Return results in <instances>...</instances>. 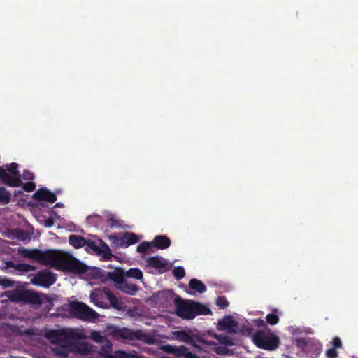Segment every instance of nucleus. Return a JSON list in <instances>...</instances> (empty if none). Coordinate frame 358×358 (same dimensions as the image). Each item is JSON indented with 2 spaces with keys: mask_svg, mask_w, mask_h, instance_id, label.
Returning <instances> with one entry per match:
<instances>
[{
  "mask_svg": "<svg viewBox=\"0 0 358 358\" xmlns=\"http://www.w3.org/2000/svg\"><path fill=\"white\" fill-rule=\"evenodd\" d=\"M85 239L83 236L71 234L69 236V243L74 248L78 249L85 246Z\"/></svg>",
  "mask_w": 358,
  "mask_h": 358,
  "instance_id": "b1692460",
  "label": "nucleus"
},
{
  "mask_svg": "<svg viewBox=\"0 0 358 358\" xmlns=\"http://www.w3.org/2000/svg\"><path fill=\"white\" fill-rule=\"evenodd\" d=\"M3 296H7L12 302L22 301V285H17L15 290L5 292Z\"/></svg>",
  "mask_w": 358,
  "mask_h": 358,
  "instance_id": "6ab92c4d",
  "label": "nucleus"
},
{
  "mask_svg": "<svg viewBox=\"0 0 358 358\" xmlns=\"http://www.w3.org/2000/svg\"><path fill=\"white\" fill-rule=\"evenodd\" d=\"M18 164L13 162L9 166L0 167V181L10 187H19L21 185Z\"/></svg>",
  "mask_w": 358,
  "mask_h": 358,
  "instance_id": "6e6552de",
  "label": "nucleus"
},
{
  "mask_svg": "<svg viewBox=\"0 0 358 358\" xmlns=\"http://www.w3.org/2000/svg\"><path fill=\"white\" fill-rule=\"evenodd\" d=\"M102 248H103L102 252L104 254V255H107L108 254H110V248L108 247V245L107 244L103 243V245H102Z\"/></svg>",
  "mask_w": 358,
  "mask_h": 358,
  "instance_id": "603ef678",
  "label": "nucleus"
},
{
  "mask_svg": "<svg viewBox=\"0 0 358 358\" xmlns=\"http://www.w3.org/2000/svg\"><path fill=\"white\" fill-rule=\"evenodd\" d=\"M121 243L125 247L134 245L138 242V236L134 233L125 232L120 238Z\"/></svg>",
  "mask_w": 358,
  "mask_h": 358,
  "instance_id": "4be33fe9",
  "label": "nucleus"
},
{
  "mask_svg": "<svg viewBox=\"0 0 358 358\" xmlns=\"http://www.w3.org/2000/svg\"><path fill=\"white\" fill-rule=\"evenodd\" d=\"M255 322L257 326L260 327H265L266 326V322L260 318L256 320Z\"/></svg>",
  "mask_w": 358,
  "mask_h": 358,
  "instance_id": "8fccbe9b",
  "label": "nucleus"
},
{
  "mask_svg": "<svg viewBox=\"0 0 358 358\" xmlns=\"http://www.w3.org/2000/svg\"><path fill=\"white\" fill-rule=\"evenodd\" d=\"M45 337L51 343L62 347L70 346L73 341L82 339V332L73 329H51L45 331Z\"/></svg>",
  "mask_w": 358,
  "mask_h": 358,
  "instance_id": "7ed1b4c3",
  "label": "nucleus"
},
{
  "mask_svg": "<svg viewBox=\"0 0 358 358\" xmlns=\"http://www.w3.org/2000/svg\"><path fill=\"white\" fill-rule=\"evenodd\" d=\"M252 339L256 346L266 350H275L280 343L279 338L269 329L257 331L253 334Z\"/></svg>",
  "mask_w": 358,
  "mask_h": 358,
  "instance_id": "39448f33",
  "label": "nucleus"
},
{
  "mask_svg": "<svg viewBox=\"0 0 358 358\" xmlns=\"http://www.w3.org/2000/svg\"><path fill=\"white\" fill-rule=\"evenodd\" d=\"M173 334L178 340L186 343L187 344L192 345L195 348H199L196 343H205L202 336L198 334H193L192 331L189 330L176 331L173 333Z\"/></svg>",
  "mask_w": 358,
  "mask_h": 358,
  "instance_id": "9d476101",
  "label": "nucleus"
},
{
  "mask_svg": "<svg viewBox=\"0 0 358 358\" xmlns=\"http://www.w3.org/2000/svg\"><path fill=\"white\" fill-rule=\"evenodd\" d=\"M18 253H19V254H22V248L20 247V248H18Z\"/></svg>",
  "mask_w": 358,
  "mask_h": 358,
  "instance_id": "4d7b16f0",
  "label": "nucleus"
},
{
  "mask_svg": "<svg viewBox=\"0 0 358 358\" xmlns=\"http://www.w3.org/2000/svg\"><path fill=\"white\" fill-rule=\"evenodd\" d=\"M106 297L114 308L120 310L122 308V303L108 289H106Z\"/></svg>",
  "mask_w": 358,
  "mask_h": 358,
  "instance_id": "a878e982",
  "label": "nucleus"
},
{
  "mask_svg": "<svg viewBox=\"0 0 358 358\" xmlns=\"http://www.w3.org/2000/svg\"><path fill=\"white\" fill-rule=\"evenodd\" d=\"M124 275L128 278L141 280L143 278V273L138 268H131L124 273Z\"/></svg>",
  "mask_w": 358,
  "mask_h": 358,
  "instance_id": "7c9ffc66",
  "label": "nucleus"
},
{
  "mask_svg": "<svg viewBox=\"0 0 358 358\" xmlns=\"http://www.w3.org/2000/svg\"><path fill=\"white\" fill-rule=\"evenodd\" d=\"M294 343L308 358H317L322 350L320 342L313 338H296Z\"/></svg>",
  "mask_w": 358,
  "mask_h": 358,
  "instance_id": "423d86ee",
  "label": "nucleus"
},
{
  "mask_svg": "<svg viewBox=\"0 0 358 358\" xmlns=\"http://www.w3.org/2000/svg\"><path fill=\"white\" fill-rule=\"evenodd\" d=\"M228 350L225 347L220 346L216 348V352L218 355H227Z\"/></svg>",
  "mask_w": 358,
  "mask_h": 358,
  "instance_id": "09e8293b",
  "label": "nucleus"
},
{
  "mask_svg": "<svg viewBox=\"0 0 358 358\" xmlns=\"http://www.w3.org/2000/svg\"><path fill=\"white\" fill-rule=\"evenodd\" d=\"M92 338L94 341H95L97 343H103L105 341L106 339H107L104 336H102L99 332H95L92 334Z\"/></svg>",
  "mask_w": 358,
  "mask_h": 358,
  "instance_id": "37998d69",
  "label": "nucleus"
},
{
  "mask_svg": "<svg viewBox=\"0 0 358 358\" xmlns=\"http://www.w3.org/2000/svg\"><path fill=\"white\" fill-rule=\"evenodd\" d=\"M103 217L99 215H92L87 217V222L94 227H99L103 223Z\"/></svg>",
  "mask_w": 358,
  "mask_h": 358,
  "instance_id": "c756f323",
  "label": "nucleus"
},
{
  "mask_svg": "<svg viewBox=\"0 0 358 358\" xmlns=\"http://www.w3.org/2000/svg\"><path fill=\"white\" fill-rule=\"evenodd\" d=\"M32 197L35 200L44 201L51 203L57 201L56 195L46 187H42L38 189L34 193Z\"/></svg>",
  "mask_w": 358,
  "mask_h": 358,
  "instance_id": "4468645a",
  "label": "nucleus"
},
{
  "mask_svg": "<svg viewBox=\"0 0 358 358\" xmlns=\"http://www.w3.org/2000/svg\"><path fill=\"white\" fill-rule=\"evenodd\" d=\"M152 245L158 250H164L171 245V240L165 235H157L154 238Z\"/></svg>",
  "mask_w": 358,
  "mask_h": 358,
  "instance_id": "f3484780",
  "label": "nucleus"
},
{
  "mask_svg": "<svg viewBox=\"0 0 358 358\" xmlns=\"http://www.w3.org/2000/svg\"><path fill=\"white\" fill-rule=\"evenodd\" d=\"M69 314L83 321H91L97 318V313L83 302L72 301L69 305Z\"/></svg>",
  "mask_w": 358,
  "mask_h": 358,
  "instance_id": "0eeeda50",
  "label": "nucleus"
},
{
  "mask_svg": "<svg viewBox=\"0 0 358 358\" xmlns=\"http://www.w3.org/2000/svg\"><path fill=\"white\" fill-rule=\"evenodd\" d=\"M78 341H73L69 347L81 355H87L92 351V346L88 342Z\"/></svg>",
  "mask_w": 358,
  "mask_h": 358,
  "instance_id": "dca6fc26",
  "label": "nucleus"
},
{
  "mask_svg": "<svg viewBox=\"0 0 358 358\" xmlns=\"http://www.w3.org/2000/svg\"><path fill=\"white\" fill-rule=\"evenodd\" d=\"M10 201V194L3 187H0V203L7 204Z\"/></svg>",
  "mask_w": 358,
  "mask_h": 358,
  "instance_id": "72a5a7b5",
  "label": "nucleus"
},
{
  "mask_svg": "<svg viewBox=\"0 0 358 358\" xmlns=\"http://www.w3.org/2000/svg\"><path fill=\"white\" fill-rule=\"evenodd\" d=\"M216 339L222 344H224L227 346H232L234 345V342L231 338L225 335H217L215 336Z\"/></svg>",
  "mask_w": 358,
  "mask_h": 358,
  "instance_id": "e433bc0d",
  "label": "nucleus"
},
{
  "mask_svg": "<svg viewBox=\"0 0 358 358\" xmlns=\"http://www.w3.org/2000/svg\"><path fill=\"white\" fill-rule=\"evenodd\" d=\"M151 245L152 243L143 241L137 246L136 250L140 253H144L150 248Z\"/></svg>",
  "mask_w": 358,
  "mask_h": 358,
  "instance_id": "ea45409f",
  "label": "nucleus"
},
{
  "mask_svg": "<svg viewBox=\"0 0 358 358\" xmlns=\"http://www.w3.org/2000/svg\"><path fill=\"white\" fill-rule=\"evenodd\" d=\"M278 310L273 309L271 313H269L266 315V322L269 324L270 325L274 326L276 325L279 321V317L277 314Z\"/></svg>",
  "mask_w": 358,
  "mask_h": 358,
  "instance_id": "2f4dec72",
  "label": "nucleus"
},
{
  "mask_svg": "<svg viewBox=\"0 0 358 358\" xmlns=\"http://www.w3.org/2000/svg\"><path fill=\"white\" fill-rule=\"evenodd\" d=\"M163 349L168 353L173 354L178 357H182L186 350V347L184 345L178 347L171 345H166L164 346Z\"/></svg>",
  "mask_w": 358,
  "mask_h": 358,
  "instance_id": "5701e85b",
  "label": "nucleus"
},
{
  "mask_svg": "<svg viewBox=\"0 0 358 358\" xmlns=\"http://www.w3.org/2000/svg\"><path fill=\"white\" fill-rule=\"evenodd\" d=\"M173 275L177 280H179L185 277V271L182 266H177L173 270Z\"/></svg>",
  "mask_w": 358,
  "mask_h": 358,
  "instance_id": "c9c22d12",
  "label": "nucleus"
},
{
  "mask_svg": "<svg viewBox=\"0 0 358 358\" xmlns=\"http://www.w3.org/2000/svg\"><path fill=\"white\" fill-rule=\"evenodd\" d=\"M45 299L49 300L45 294H41L37 292L24 289V304L28 303L34 306L35 308H38Z\"/></svg>",
  "mask_w": 358,
  "mask_h": 358,
  "instance_id": "9b49d317",
  "label": "nucleus"
},
{
  "mask_svg": "<svg viewBox=\"0 0 358 358\" xmlns=\"http://www.w3.org/2000/svg\"><path fill=\"white\" fill-rule=\"evenodd\" d=\"M176 314L185 320L194 319L196 315H211V310L206 306L192 300H185L179 296L174 299Z\"/></svg>",
  "mask_w": 358,
  "mask_h": 358,
  "instance_id": "f03ea898",
  "label": "nucleus"
},
{
  "mask_svg": "<svg viewBox=\"0 0 358 358\" xmlns=\"http://www.w3.org/2000/svg\"><path fill=\"white\" fill-rule=\"evenodd\" d=\"M34 235V229L24 220V243L29 241Z\"/></svg>",
  "mask_w": 358,
  "mask_h": 358,
  "instance_id": "473e14b6",
  "label": "nucleus"
},
{
  "mask_svg": "<svg viewBox=\"0 0 358 358\" xmlns=\"http://www.w3.org/2000/svg\"><path fill=\"white\" fill-rule=\"evenodd\" d=\"M182 357L185 358H199V357H198L196 355H195L191 352H189L187 348H186V350L184 352V355H182Z\"/></svg>",
  "mask_w": 358,
  "mask_h": 358,
  "instance_id": "de8ad7c7",
  "label": "nucleus"
},
{
  "mask_svg": "<svg viewBox=\"0 0 358 358\" xmlns=\"http://www.w3.org/2000/svg\"><path fill=\"white\" fill-rule=\"evenodd\" d=\"M10 268H14L15 270L18 271H22V263L15 264L13 261H8L6 262V269H8Z\"/></svg>",
  "mask_w": 358,
  "mask_h": 358,
  "instance_id": "a19ab883",
  "label": "nucleus"
},
{
  "mask_svg": "<svg viewBox=\"0 0 358 358\" xmlns=\"http://www.w3.org/2000/svg\"><path fill=\"white\" fill-rule=\"evenodd\" d=\"M110 358H139L138 353L133 350L131 352H126L124 350L115 351Z\"/></svg>",
  "mask_w": 358,
  "mask_h": 358,
  "instance_id": "bb28decb",
  "label": "nucleus"
},
{
  "mask_svg": "<svg viewBox=\"0 0 358 358\" xmlns=\"http://www.w3.org/2000/svg\"><path fill=\"white\" fill-rule=\"evenodd\" d=\"M22 201V199L18 200V205H20V202Z\"/></svg>",
  "mask_w": 358,
  "mask_h": 358,
  "instance_id": "bf43d9fd",
  "label": "nucleus"
},
{
  "mask_svg": "<svg viewBox=\"0 0 358 358\" xmlns=\"http://www.w3.org/2000/svg\"><path fill=\"white\" fill-rule=\"evenodd\" d=\"M29 271V265L24 264V272H27Z\"/></svg>",
  "mask_w": 358,
  "mask_h": 358,
  "instance_id": "5fc2aeb1",
  "label": "nucleus"
},
{
  "mask_svg": "<svg viewBox=\"0 0 358 358\" xmlns=\"http://www.w3.org/2000/svg\"><path fill=\"white\" fill-rule=\"evenodd\" d=\"M326 355L328 358H336L338 356L336 348H331L326 351Z\"/></svg>",
  "mask_w": 358,
  "mask_h": 358,
  "instance_id": "c03bdc74",
  "label": "nucleus"
},
{
  "mask_svg": "<svg viewBox=\"0 0 358 358\" xmlns=\"http://www.w3.org/2000/svg\"><path fill=\"white\" fill-rule=\"evenodd\" d=\"M84 247H85L86 250H92L96 253L101 252L99 247L92 240L85 239V243Z\"/></svg>",
  "mask_w": 358,
  "mask_h": 358,
  "instance_id": "f704fd0d",
  "label": "nucleus"
},
{
  "mask_svg": "<svg viewBox=\"0 0 358 358\" xmlns=\"http://www.w3.org/2000/svg\"><path fill=\"white\" fill-rule=\"evenodd\" d=\"M117 288L122 292L131 296L135 295L139 290L138 285L125 280L121 283V285H117Z\"/></svg>",
  "mask_w": 358,
  "mask_h": 358,
  "instance_id": "aec40b11",
  "label": "nucleus"
},
{
  "mask_svg": "<svg viewBox=\"0 0 358 358\" xmlns=\"http://www.w3.org/2000/svg\"><path fill=\"white\" fill-rule=\"evenodd\" d=\"M55 221L52 218L50 217L45 220V227H51L54 225Z\"/></svg>",
  "mask_w": 358,
  "mask_h": 358,
  "instance_id": "3c124183",
  "label": "nucleus"
},
{
  "mask_svg": "<svg viewBox=\"0 0 358 358\" xmlns=\"http://www.w3.org/2000/svg\"><path fill=\"white\" fill-rule=\"evenodd\" d=\"M63 206V204L61 203H57L55 205V208H61Z\"/></svg>",
  "mask_w": 358,
  "mask_h": 358,
  "instance_id": "6e6d98bb",
  "label": "nucleus"
},
{
  "mask_svg": "<svg viewBox=\"0 0 358 358\" xmlns=\"http://www.w3.org/2000/svg\"><path fill=\"white\" fill-rule=\"evenodd\" d=\"M216 305L224 309L227 308L229 305V301L224 296H218L216 299Z\"/></svg>",
  "mask_w": 358,
  "mask_h": 358,
  "instance_id": "4c0bfd02",
  "label": "nucleus"
},
{
  "mask_svg": "<svg viewBox=\"0 0 358 358\" xmlns=\"http://www.w3.org/2000/svg\"><path fill=\"white\" fill-rule=\"evenodd\" d=\"M47 250L41 251L38 249L24 248V258H28L41 264L45 263Z\"/></svg>",
  "mask_w": 358,
  "mask_h": 358,
  "instance_id": "ddd939ff",
  "label": "nucleus"
},
{
  "mask_svg": "<svg viewBox=\"0 0 358 358\" xmlns=\"http://www.w3.org/2000/svg\"><path fill=\"white\" fill-rule=\"evenodd\" d=\"M17 234H18V238L20 240H22V230L20 229H17Z\"/></svg>",
  "mask_w": 358,
  "mask_h": 358,
  "instance_id": "864d4df0",
  "label": "nucleus"
},
{
  "mask_svg": "<svg viewBox=\"0 0 358 358\" xmlns=\"http://www.w3.org/2000/svg\"><path fill=\"white\" fill-rule=\"evenodd\" d=\"M55 274L46 270L38 272L31 279L32 284L46 288L55 284Z\"/></svg>",
  "mask_w": 358,
  "mask_h": 358,
  "instance_id": "1a4fd4ad",
  "label": "nucleus"
},
{
  "mask_svg": "<svg viewBox=\"0 0 358 358\" xmlns=\"http://www.w3.org/2000/svg\"><path fill=\"white\" fill-rule=\"evenodd\" d=\"M106 289H96L90 293V300L96 306L101 308H108L107 302L105 301L106 297Z\"/></svg>",
  "mask_w": 358,
  "mask_h": 358,
  "instance_id": "f8f14e48",
  "label": "nucleus"
},
{
  "mask_svg": "<svg viewBox=\"0 0 358 358\" xmlns=\"http://www.w3.org/2000/svg\"><path fill=\"white\" fill-rule=\"evenodd\" d=\"M102 343V345L101 347L99 352L104 357H107L110 358V356H113V355L110 354L112 350V343L111 342L106 339L105 341H103Z\"/></svg>",
  "mask_w": 358,
  "mask_h": 358,
  "instance_id": "c85d7f7f",
  "label": "nucleus"
},
{
  "mask_svg": "<svg viewBox=\"0 0 358 358\" xmlns=\"http://www.w3.org/2000/svg\"><path fill=\"white\" fill-rule=\"evenodd\" d=\"M333 348H338L341 347L342 343L341 339L338 337H335L332 341Z\"/></svg>",
  "mask_w": 358,
  "mask_h": 358,
  "instance_id": "49530a36",
  "label": "nucleus"
},
{
  "mask_svg": "<svg viewBox=\"0 0 358 358\" xmlns=\"http://www.w3.org/2000/svg\"><path fill=\"white\" fill-rule=\"evenodd\" d=\"M45 265L58 271L78 274L85 273L87 271V266L71 254L57 250H47Z\"/></svg>",
  "mask_w": 358,
  "mask_h": 358,
  "instance_id": "f257e3e1",
  "label": "nucleus"
},
{
  "mask_svg": "<svg viewBox=\"0 0 358 358\" xmlns=\"http://www.w3.org/2000/svg\"><path fill=\"white\" fill-rule=\"evenodd\" d=\"M29 334H30V333L28 330L24 331V335H29Z\"/></svg>",
  "mask_w": 358,
  "mask_h": 358,
  "instance_id": "13d9d810",
  "label": "nucleus"
},
{
  "mask_svg": "<svg viewBox=\"0 0 358 358\" xmlns=\"http://www.w3.org/2000/svg\"><path fill=\"white\" fill-rule=\"evenodd\" d=\"M106 276L108 279L111 280L117 285H121V283L124 282V273L122 269L117 268L113 272H107Z\"/></svg>",
  "mask_w": 358,
  "mask_h": 358,
  "instance_id": "412c9836",
  "label": "nucleus"
},
{
  "mask_svg": "<svg viewBox=\"0 0 358 358\" xmlns=\"http://www.w3.org/2000/svg\"><path fill=\"white\" fill-rule=\"evenodd\" d=\"M34 178L35 176L32 172L28 170H24V180H34Z\"/></svg>",
  "mask_w": 358,
  "mask_h": 358,
  "instance_id": "a18cd8bd",
  "label": "nucleus"
},
{
  "mask_svg": "<svg viewBox=\"0 0 358 358\" xmlns=\"http://www.w3.org/2000/svg\"><path fill=\"white\" fill-rule=\"evenodd\" d=\"M36 183L33 180L24 182V192H31L36 189Z\"/></svg>",
  "mask_w": 358,
  "mask_h": 358,
  "instance_id": "79ce46f5",
  "label": "nucleus"
},
{
  "mask_svg": "<svg viewBox=\"0 0 358 358\" xmlns=\"http://www.w3.org/2000/svg\"><path fill=\"white\" fill-rule=\"evenodd\" d=\"M111 334L115 338L118 340H138L148 345L154 344L155 342V338L153 336L143 333L141 330L134 331L125 327L121 328L115 327L112 329Z\"/></svg>",
  "mask_w": 358,
  "mask_h": 358,
  "instance_id": "20e7f679",
  "label": "nucleus"
},
{
  "mask_svg": "<svg viewBox=\"0 0 358 358\" xmlns=\"http://www.w3.org/2000/svg\"><path fill=\"white\" fill-rule=\"evenodd\" d=\"M148 266L155 268L161 272L166 271L169 265L166 260L159 256H152L147 259Z\"/></svg>",
  "mask_w": 358,
  "mask_h": 358,
  "instance_id": "2eb2a0df",
  "label": "nucleus"
},
{
  "mask_svg": "<svg viewBox=\"0 0 358 358\" xmlns=\"http://www.w3.org/2000/svg\"><path fill=\"white\" fill-rule=\"evenodd\" d=\"M14 283V281L10 280L6 277H0V286H1L3 289L13 287Z\"/></svg>",
  "mask_w": 358,
  "mask_h": 358,
  "instance_id": "58836bf2",
  "label": "nucleus"
},
{
  "mask_svg": "<svg viewBox=\"0 0 358 358\" xmlns=\"http://www.w3.org/2000/svg\"><path fill=\"white\" fill-rule=\"evenodd\" d=\"M104 218L110 227H120L122 226V222L117 220L112 213H106Z\"/></svg>",
  "mask_w": 358,
  "mask_h": 358,
  "instance_id": "cd10ccee",
  "label": "nucleus"
},
{
  "mask_svg": "<svg viewBox=\"0 0 358 358\" xmlns=\"http://www.w3.org/2000/svg\"><path fill=\"white\" fill-rule=\"evenodd\" d=\"M189 287L191 289L202 294L206 291V287L203 282L196 278L191 279L189 282Z\"/></svg>",
  "mask_w": 358,
  "mask_h": 358,
  "instance_id": "393cba45",
  "label": "nucleus"
},
{
  "mask_svg": "<svg viewBox=\"0 0 358 358\" xmlns=\"http://www.w3.org/2000/svg\"><path fill=\"white\" fill-rule=\"evenodd\" d=\"M238 323L231 316L224 317L218 322V329L220 330H228L234 331V328L236 327Z\"/></svg>",
  "mask_w": 358,
  "mask_h": 358,
  "instance_id": "a211bd4d",
  "label": "nucleus"
}]
</instances>
